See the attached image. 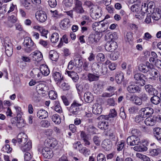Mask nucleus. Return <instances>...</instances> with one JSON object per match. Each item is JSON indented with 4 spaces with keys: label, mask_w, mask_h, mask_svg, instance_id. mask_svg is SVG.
<instances>
[{
    "label": "nucleus",
    "mask_w": 161,
    "mask_h": 161,
    "mask_svg": "<svg viewBox=\"0 0 161 161\" xmlns=\"http://www.w3.org/2000/svg\"><path fill=\"white\" fill-rule=\"evenodd\" d=\"M41 126L43 127H47L50 125V123L46 120H42L40 122Z\"/></svg>",
    "instance_id": "58"
},
{
    "label": "nucleus",
    "mask_w": 161,
    "mask_h": 161,
    "mask_svg": "<svg viewBox=\"0 0 161 161\" xmlns=\"http://www.w3.org/2000/svg\"><path fill=\"white\" fill-rule=\"evenodd\" d=\"M137 155V157L141 158L144 161H151L149 158L146 155H142L140 153H138Z\"/></svg>",
    "instance_id": "59"
},
{
    "label": "nucleus",
    "mask_w": 161,
    "mask_h": 161,
    "mask_svg": "<svg viewBox=\"0 0 161 161\" xmlns=\"http://www.w3.org/2000/svg\"><path fill=\"white\" fill-rule=\"evenodd\" d=\"M151 102L155 104H158L160 102V97L158 96H154L152 97L150 99Z\"/></svg>",
    "instance_id": "42"
},
{
    "label": "nucleus",
    "mask_w": 161,
    "mask_h": 161,
    "mask_svg": "<svg viewBox=\"0 0 161 161\" xmlns=\"http://www.w3.org/2000/svg\"><path fill=\"white\" fill-rule=\"evenodd\" d=\"M36 16L37 19L41 22H44L47 18L46 13L42 10L37 11L36 13Z\"/></svg>",
    "instance_id": "8"
},
{
    "label": "nucleus",
    "mask_w": 161,
    "mask_h": 161,
    "mask_svg": "<svg viewBox=\"0 0 161 161\" xmlns=\"http://www.w3.org/2000/svg\"><path fill=\"white\" fill-rule=\"evenodd\" d=\"M118 47L117 43L114 41H110L107 42L105 46L106 50L108 51L112 52L116 49Z\"/></svg>",
    "instance_id": "7"
},
{
    "label": "nucleus",
    "mask_w": 161,
    "mask_h": 161,
    "mask_svg": "<svg viewBox=\"0 0 161 161\" xmlns=\"http://www.w3.org/2000/svg\"><path fill=\"white\" fill-rule=\"evenodd\" d=\"M126 142L130 146L138 145L140 142V139L139 137L132 135L127 138Z\"/></svg>",
    "instance_id": "6"
},
{
    "label": "nucleus",
    "mask_w": 161,
    "mask_h": 161,
    "mask_svg": "<svg viewBox=\"0 0 161 161\" xmlns=\"http://www.w3.org/2000/svg\"><path fill=\"white\" fill-rule=\"evenodd\" d=\"M145 143L144 142L142 143L140 141L139 147V148L140 149V152L145 151L147 150V147L145 145Z\"/></svg>",
    "instance_id": "56"
},
{
    "label": "nucleus",
    "mask_w": 161,
    "mask_h": 161,
    "mask_svg": "<svg viewBox=\"0 0 161 161\" xmlns=\"http://www.w3.org/2000/svg\"><path fill=\"white\" fill-rule=\"evenodd\" d=\"M36 90L40 95L44 97L46 95L48 92L47 91V88L43 84H39L36 87Z\"/></svg>",
    "instance_id": "9"
},
{
    "label": "nucleus",
    "mask_w": 161,
    "mask_h": 161,
    "mask_svg": "<svg viewBox=\"0 0 161 161\" xmlns=\"http://www.w3.org/2000/svg\"><path fill=\"white\" fill-rule=\"evenodd\" d=\"M139 70L143 73H146L149 71L148 68L145 65V64H141L138 66Z\"/></svg>",
    "instance_id": "39"
},
{
    "label": "nucleus",
    "mask_w": 161,
    "mask_h": 161,
    "mask_svg": "<svg viewBox=\"0 0 161 161\" xmlns=\"http://www.w3.org/2000/svg\"><path fill=\"white\" fill-rule=\"evenodd\" d=\"M96 129L94 126L90 125L87 128V131L90 134H94L96 133Z\"/></svg>",
    "instance_id": "46"
},
{
    "label": "nucleus",
    "mask_w": 161,
    "mask_h": 161,
    "mask_svg": "<svg viewBox=\"0 0 161 161\" xmlns=\"http://www.w3.org/2000/svg\"><path fill=\"white\" fill-rule=\"evenodd\" d=\"M102 147L106 150L109 151L111 149L112 147V142L109 139L104 140L102 144Z\"/></svg>",
    "instance_id": "17"
},
{
    "label": "nucleus",
    "mask_w": 161,
    "mask_h": 161,
    "mask_svg": "<svg viewBox=\"0 0 161 161\" xmlns=\"http://www.w3.org/2000/svg\"><path fill=\"white\" fill-rule=\"evenodd\" d=\"M88 41L90 44H92L94 42H97L96 35L94 34H90L88 37Z\"/></svg>",
    "instance_id": "36"
},
{
    "label": "nucleus",
    "mask_w": 161,
    "mask_h": 161,
    "mask_svg": "<svg viewBox=\"0 0 161 161\" xmlns=\"http://www.w3.org/2000/svg\"><path fill=\"white\" fill-rule=\"evenodd\" d=\"M66 72L68 76L72 78L74 81L76 82L79 79L78 75L76 72L73 71H69L67 70Z\"/></svg>",
    "instance_id": "20"
},
{
    "label": "nucleus",
    "mask_w": 161,
    "mask_h": 161,
    "mask_svg": "<svg viewBox=\"0 0 161 161\" xmlns=\"http://www.w3.org/2000/svg\"><path fill=\"white\" fill-rule=\"evenodd\" d=\"M96 58L97 61L98 62H103L105 60V56L104 55L101 53H99L97 54L96 57Z\"/></svg>",
    "instance_id": "49"
},
{
    "label": "nucleus",
    "mask_w": 161,
    "mask_h": 161,
    "mask_svg": "<svg viewBox=\"0 0 161 161\" xmlns=\"http://www.w3.org/2000/svg\"><path fill=\"white\" fill-rule=\"evenodd\" d=\"M31 147V141H28L26 144L21 148V149L23 151L26 152L30 150Z\"/></svg>",
    "instance_id": "38"
},
{
    "label": "nucleus",
    "mask_w": 161,
    "mask_h": 161,
    "mask_svg": "<svg viewBox=\"0 0 161 161\" xmlns=\"http://www.w3.org/2000/svg\"><path fill=\"white\" fill-rule=\"evenodd\" d=\"M73 9L76 13L79 14H82L85 12L82 6L77 7H74Z\"/></svg>",
    "instance_id": "50"
},
{
    "label": "nucleus",
    "mask_w": 161,
    "mask_h": 161,
    "mask_svg": "<svg viewBox=\"0 0 161 161\" xmlns=\"http://www.w3.org/2000/svg\"><path fill=\"white\" fill-rule=\"evenodd\" d=\"M25 125L24 121L22 119H20L17 121L16 124V126L18 128H21Z\"/></svg>",
    "instance_id": "63"
},
{
    "label": "nucleus",
    "mask_w": 161,
    "mask_h": 161,
    "mask_svg": "<svg viewBox=\"0 0 161 161\" xmlns=\"http://www.w3.org/2000/svg\"><path fill=\"white\" fill-rule=\"evenodd\" d=\"M115 79L118 84H120L124 79L123 74L121 72H118L116 75Z\"/></svg>",
    "instance_id": "28"
},
{
    "label": "nucleus",
    "mask_w": 161,
    "mask_h": 161,
    "mask_svg": "<svg viewBox=\"0 0 161 161\" xmlns=\"http://www.w3.org/2000/svg\"><path fill=\"white\" fill-rule=\"evenodd\" d=\"M156 121L157 119L154 118V116L153 118L148 117L145 119L144 122L147 125L153 126L156 124Z\"/></svg>",
    "instance_id": "22"
},
{
    "label": "nucleus",
    "mask_w": 161,
    "mask_h": 161,
    "mask_svg": "<svg viewBox=\"0 0 161 161\" xmlns=\"http://www.w3.org/2000/svg\"><path fill=\"white\" fill-rule=\"evenodd\" d=\"M84 97L85 102L88 103H91L93 99L92 94L89 92H86L85 93Z\"/></svg>",
    "instance_id": "21"
},
{
    "label": "nucleus",
    "mask_w": 161,
    "mask_h": 161,
    "mask_svg": "<svg viewBox=\"0 0 161 161\" xmlns=\"http://www.w3.org/2000/svg\"><path fill=\"white\" fill-rule=\"evenodd\" d=\"M59 38L58 34L56 32L53 33L51 36V41L53 43H56L58 41Z\"/></svg>",
    "instance_id": "34"
},
{
    "label": "nucleus",
    "mask_w": 161,
    "mask_h": 161,
    "mask_svg": "<svg viewBox=\"0 0 161 161\" xmlns=\"http://www.w3.org/2000/svg\"><path fill=\"white\" fill-rule=\"evenodd\" d=\"M91 15L93 19H96L100 18L102 15L101 8L97 6H94L90 10Z\"/></svg>",
    "instance_id": "3"
},
{
    "label": "nucleus",
    "mask_w": 161,
    "mask_h": 161,
    "mask_svg": "<svg viewBox=\"0 0 161 161\" xmlns=\"http://www.w3.org/2000/svg\"><path fill=\"white\" fill-rule=\"evenodd\" d=\"M136 84H139L141 86H143L146 84V80H147L146 76L143 74L136 73L134 75Z\"/></svg>",
    "instance_id": "4"
},
{
    "label": "nucleus",
    "mask_w": 161,
    "mask_h": 161,
    "mask_svg": "<svg viewBox=\"0 0 161 161\" xmlns=\"http://www.w3.org/2000/svg\"><path fill=\"white\" fill-rule=\"evenodd\" d=\"M104 86V84L103 81H98L94 86L95 92L97 94L100 93V92H102L103 90Z\"/></svg>",
    "instance_id": "13"
},
{
    "label": "nucleus",
    "mask_w": 161,
    "mask_h": 161,
    "mask_svg": "<svg viewBox=\"0 0 161 161\" xmlns=\"http://www.w3.org/2000/svg\"><path fill=\"white\" fill-rule=\"evenodd\" d=\"M74 1V0H63V3L66 7H69L72 6Z\"/></svg>",
    "instance_id": "54"
},
{
    "label": "nucleus",
    "mask_w": 161,
    "mask_h": 161,
    "mask_svg": "<svg viewBox=\"0 0 161 161\" xmlns=\"http://www.w3.org/2000/svg\"><path fill=\"white\" fill-rule=\"evenodd\" d=\"M108 123L106 121H100L99 122L98 125V128L102 130H106L108 129Z\"/></svg>",
    "instance_id": "33"
},
{
    "label": "nucleus",
    "mask_w": 161,
    "mask_h": 161,
    "mask_svg": "<svg viewBox=\"0 0 161 161\" xmlns=\"http://www.w3.org/2000/svg\"><path fill=\"white\" fill-rule=\"evenodd\" d=\"M145 12H141L139 11V12L136 13V18L139 19H142L144 18V16L145 15Z\"/></svg>",
    "instance_id": "62"
},
{
    "label": "nucleus",
    "mask_w": 161,
    "mask_h": 161,
    "mask_svg": "<svg viewBox=\"0 0 161 161\" xmlns=\"http://www.w3.org/2000/svg\"><path fill=\"white\" fill-rule=\"evenodd\" d=\"M70 23L69 19L68 18H65L60 21L59 25L62 29L66 30L70 27Z\"/></svg>",
    "instance_id": "11"
},
{
    "label": "nucleus",
    "mask_w": 161,
    "mask_h": 161,
    "mask_svg": "<svg viewBox=\"0 0 161 161\" xmlns=\"http://www.w3.org/2000/svg\"><path fill=\"white\" fill-rule=\"evenodd\" d=\"M145 87L146 92H148L150 95H154L155 93V92L156 91V90L151 85H146L145 86Z\"/></svg>",
    "instance_id": "29"
},
{
    "label": "nucleus",
    "mask_w": 161,
    "mask_h": 161,
    "mask_svg": "<svg viewBox=\"0 0 161 161\" xmlns=\"http://www.w3.org/2000/svg\"><path fill=\"white\" fill-rule=\"evenodd\" d=\"M127 90L130 93H139L141 91V88L136 85L130 84L127 88Z\"/></svg>",
    "instance_id": "12"
},
{
    "label": "nucleus",
    "mask_w": 161,
    "mask_h": 161,
    "mask_svg": "<svg viewBox=\"0 0 161 161\" xmlns=\"http://www.w3.org/2000/svg\"><path fill=\"white\" fill-rule=\"evenodd\" d=\"M52 74L54 80L57 82V84H60L63 80V77L62 76L61 73L58 72L54 71Z\"/></svg>",
    "instance_id": "16"
},
{
    "label": "nucleus",
    "mask_w": 161,
    "mask_h": 161,
    "mask_svg": "<svg viewBox=\"0 0 161 161\" xmlns=\"http://www.w3.org/2000/svg\"><path fill=\"white\" fill-rule=\"evenodd\" d=\"M32 54L35 61H40L42 59V55L40 51H36L32 53Z\"/></svg>",
    "instance_id": "27"
},
{
    "label": "nucleus",
    "mask_w": 161,
    "mask_h": 161,
    "mask_svg": "<svg viewBox=\"0 0 161 161\" xmlns=\"http://www.w3.org/2000/svg\"><path fill=\"white\" fill-rule=\"evenodd\" d=\"M92 112L96 115L100 114L103 110L102 105L98 103L94 104L92 107Z\"/></svg>",
    "instance_id": "15"
},
{
    "label": "nucleus",
    "mask_w": 161,
    "mask_h": 161,
    "mask_svg": "<svg viewBox=\"0 0 161 161\" xmlns=\"http://www.w3.org/2000/svg\"><path fill=\"white\" fill-rule=\"evenodd\" d=\"M18 142L19 143L23 142L24 144H25L27 141V136L24 133H19L17 136Z\"/></svg>",
    "instance_id": "19"
},
{
    "label": "nucleus",
    "mask_w": 161,
    "mask_h": 161,
    "mask_svg": "<svg viewBox=\"0 0 161 161\" xmlns=\"http://www.w3.org/2000/svg\"><path fill=\"white\" fill-rule=\"evenodd\" d=\"M48 95L49 98L52 100L55 99L57 97V92L53 90L50 91L48 92Z\"/></svg>",
    "instance_id": "48"
},
{
    "label": "nucleus",
    "mask_w": 161,
    "mask_h": 161,
    "mask_svg": "<svg viewBox=\"0 0 161 161\" xmlns=\"http://www.w3.org/2000/svg\"><path fill=\"white\" fill-rule=\"evenodd\" d=\"M153 133L155 138L158 140L161 141V129L155 128L153 130Z\"/></svg>",
    "instance_id": "24"
},
{
    "label": "nucleus",
    "mask_w": 161,
    "mask_h": 161,
    "mask_svg": "<svg viewBox=\"0 0 161 161\" xmlns=\"http://www.w3.org/2000/svg\"><path fill=\"white\" fill-rule=\"evenodd\" d=\"M155 4L153 2H149L147 6V12H148L149 14L154 13L155 9Z\"/></svg>",
    "instance_id": "26"
},
{
    "label": "nucleus",
    "mask_w": 161,
    "mask_h": 161,
    "mask_svg": "<svg viewBox=\"0 0 161 161\" xmlns=\"http://www.w3.org/2000/svg\"><path fill=\"white\" fill-rule=\"evenodd\" d=\"M81 104L78 103L74 102L69 107H67V109L70 114V115H79L81 110Z\"/></svg>",
    "instance_id": "2"
},
{
    "label": "nucleus",
    "mask_w": 161,
    "mask_h": 161,
    "mask_svg": "<svg viewBox=\"0 0 161 161\" xmlns=\"http://www.w3.org/2000/svg\"><path fill=\"white\" fill-rule=\"evenodd\" d=\"M43 155L46 158H49L53 156V152L50 150L48 148H44L42 150Z\"/></svg>",
    "instance_id": "25"
},
{
    "label": "nucleus",
    "mask_w": 161,
    "mask_h": 161,
    "mask_svg": "<svg viewBox=\"0 0 161 161\" xmlns=\"http://www.w3.org/2000/svg\"><path fill=\"white\" fill-rule=\"evenodd\" d=\"M93 73L97 75H101L105 74L107 72V68L103 64L95 62L93 63L92 66Z\"/></svg>",
    "instance_id": "1"
},
{
    "label": "nucleus",
    "mask_w": 161,
    "mask_h": 161,
    "mask_svg": "<svg viewBox=\"0 0 161 161\" xmlns=\"http://www.w3.org/2000/svg\"><path fill=\"white\" fill-rule=\"evenodd\" d=\"M107 134L109 136L110 139L113 141L115 140V133L114 131L111 130H110Z\"/></svg>",
    "instance_id": "47"
},
{
    "label": "nucleus",
    "mask_w": 161,
    "mask_h": 161,
    "mask_svg": "<svg viewBox=\"0 0 161 161\" xmlns=\"http://www.w3.org/2000/svg\"><path fill=\"white\" fill-rule=\"evenodd\" d=\"M152 14V18L155 20H158L161 17V15L160 12L159 11L157 12L156 9H155L154 12Z\"/></svg>",
    "instance_id": "43"
},
{
    "label": "nucleus",
    "mask_w": 161,
    "mask_h": 161,
    "mask_svg": "<svg viewBox=\"0 0 161 161\" xmlns=\"http://www.w3.org/2000/svg\"><path fill=\"white\" fill-rule=\"evenodd\" d=\"M119 55V53L118 51H116L110 54V58L112 60H115L118 58Z\"/></svg>",
    "instance_id": "44"
},
{
    "label": "nucleus",
    "mask_w": 161,
    "mask_h": 161,
    "mask_svg": "<svg viewBox=\"0 0 161 161\" xmlns=\"http://www.w3.org/2000/svg\"><path fill=\"white\" fill-rule=\"evenodd\" d=\"M2 150L5 152L9 153L12 150V149L10 147L9 145L6 144L3 147Z\"/></svg>",
    "instance_id": "55"
},
{
    "label": "nucleus",
    "mask_w": 161,
    "mask_h": 161,
    "mask_svg": "<svg viewBox=\"0 0 161 161\" xmlns=\"http://www.w3.org/2000/svg\"><path fill=\"white\" fill-rule=\"evenodd\" d=\"M97 161H106L105 156L102 153H99L97 157Z\"/></svg>",
    "instance_id": "57"
},
{
    "label": "nucleus",
    "mask_w": 161,
    "mask_h": 161,
    "mask_svg": "<svg viewBox=\"0 0 161 161\" xmlns=\"http://www.w3.org/2000/svg\"><path fill=\"white\" fill-rule=\"evenodd\" d=\"M92 140L94 143L97 146H98L100 145L101 140L100 137L97 136H95L92 138Z\"/></svg>",
    "instance_id": "51"
},
{
    "label": "nucleus",
    "mask_w": 161,
    "mask_h": 161,
    "mask_svg": "<svg viewBox=\"0 0 161 161\" xmlns=\"http://www.w3.org/2000/svg\"><path fill=\"white\" fill-rule=\"evenodd\" d=\"M36 115L40 119H45L48 117V113L45 110L41 109L37 112Z\"/></svg>",
    "instance_id": "18"
},
{
    "label": "nucleus",
    "mask_w": 161,
    "mask_h": 161,
    "mask_svg": "<svg viewBox=\"0 0 161 161\" xmlns=\"http://www.w3.org/2000/svg\"><path fill=\"white\" fill-rule=\"evenodd\" d=\"M40 70H39L38 69H34L33 71H31V72H34L35 71H40L42 73L43 75L45 76H47L50 73L49 69H48V66L44 64H42L40 66Z\"/></svg>",
    "instance_id": "10"
},
{
    "label": "nucleus",
    "mask_w": 161,
    "mask_h": 161,
    "mask_svg": "<svg viewBox=\"0 0 161 161\" xmlns=\"http://www.w3.org/2000/svg\"><path fill=\"white\" fill-rule=\"evenodd\" d=\"M124 146V141H121L118 143L117 149L119 151H120L123 148Z\"/></svg>",
    "instance_id": "64"
},
{
    "label": "nucleus",
    "mask_w": 161,
    "mask_h": 161,
    "mask_svg": "<svg viewBox=\"0 0 161 161\" xmlns=\"http://www.w3.org/2000/svg\"><path fill=\"white\" fill-rule=\"evenodd\" d=\"M101 22L100 21L99 22H96L92 24V27L94 30L96 31L97 30V27L98 29L99 28H103L105 26L106 24L104 23H101L100 25L99 24Z\"/></svg>",
    "instance_id": "32"
},
{
    "label": "nucleus",
    "mask_w": 161,
    "mask_h": 161,
    "mask_svg": "<svg viewBox=\"0 0 161 161\" xmlns=\"http://www.w3.org/2000/svg\"><path fill=\"white\" fill-rule=\"evenodd\" d=\"M142 113L145 117H150L153 113L154 110L153 109L149 107H146L142 108L141 109Z\"/></svg>",
    "instance_id": "14"
},
{
    "label": "nucleus",
    "mask_w": 161,
    "mask_h": 161,
    "mask_svg": "<svg viewBox=\"0 0 161 161\" xmlns=\"http://www.w3.org/2000/svg\"><path fill=\"white\" fill-rule=\"evenodd\" d=\"M131 10L133 12H138V10L140 9V7L137 5L135 4L133 5L130 8Z\"/></svg>",
    "instance_id": "60"
},
{
    "label": "nucleus",
    "mask_w": 161,
    "mask_h": 161,
    "mask_svg": "<svg viewBox=\"0 0 161 161\" xmlns=\"http://www.w3.org/2000/svg\"><path fill=\"white\" fill-rule=\"evenodd\" d=\"M117 38V35L115 33L112 34L111 33L109 32L105 36V39L108 41L107 42H109L111 41H114Z\"/></svg>",
    "instance_id": "23"
},
{
    "label": "nucleus",
    "mask_w": 161,
    "mask_h": 161,
    "mask_svg": "<svg viewBox=\"0 0 161 161\" xmlns=\"http://www.w3.org/2000/svg\"><path fill=\"white\" fill-rule=\"evenodd\" d=\"M60 87L64 91L68 90L70 89V86L68 84L65 82L62 84Z\"/></svg>",
    "instance_id": "61"
},
{
    "label": "nucleus",
    "mask_w": 161,
    "mask_h": 161,
    "mask_svg": "<svg viewBox=\"0 0 161 161\" xmlns=\"http://www.w3.org/2000/svg\"><path fill=\"white\" fill-rule=\"evenodd\" d=\"M39 95L37 91L34 92L32 95V99L36 102H39L40 100Z\"/></svg>",
    "instance_id": "41"
},
{
    "label": "nucleus",
    "mask_w": 161,
    "mask_h": 161,
    "mask_svg": "<svg viewBox=\"0 0 161 161\" xmlns=\"http://www.w3.org/2000/svg\"><path fill=\"white\" fill-rule=\"evenodd\" d=\"M47 146H49L52 147H54L57 144V141L55 139H49L47 141Z\"/></svg>",
    "instance_id": "40"
},
{
    "label": "nucleus",
    "mask_w": 161,
    "mask_h": 161,
    "mask_svg": "<svg viewBox=\"0 0 161 161\" xmlns=\"http://www.w3.org/2000/svg\"><path fill=\"white\" fill-rule=\"evenodd\" d=\"M23 4L27 9H30L32 8V5L30 2L27 0H25Z\"/></svg>",
    "instance_id": "53"
},
{
    "label": "nucleus",
    "mask_w": 161,
    "mask_h": 161,
    "mask_svg": "<svg viewBox=\"0 0 161 161\" xmlns=\"http://www.w3.org/2000/svg\"><path fill=\"white\" fill-rule=\"evenodd\" d=\"M24 44L26 47H31L33 46L34 42L31 38L26 37L24 39Z\"/></svg>",
    "instance_id": "31"
},
{
    "label": "nucleus",
    "mask_w": 161,
    "mask_h": 161,
    "mask_svg": "<svg viewBox=\"0 0 161 161\" xmlns=\"http://www.w3.org/2000/svg\"><path fill=\"white\" fill-rule=\"evenodd\" d=\"M150 153L151 155L152 156L157 155L160 153V150L159 148L152 149L150 148Z\"/></svg>",
    "instance_id": "45"
},
{
    "label": "nucleus",
    "mask_w": 161,
    "mask_h": 161,
    "mask_svg": "<svg viewBox=\"0 0 161 161\" xmlns=\"http://www.w3.org/2000/svg\"><path fill=\"white\" fill-rule=\"evenodd\" d=\"M9 41L8 37H5L4 39V46L6 53L8 56L10 57L13 53V50L12 43Z\"/></svg>",
    "instance_id": "5"
},
{
    "label": "nucleus",
    "mask_w": 161,
    "mask_h": 161,
    "mask_svg": "<svg viewBox=\"0 0 161 161\" xmlns=\"http://www.w3.org/2000/svg\"><path fill=\"white\" fill-rule=\"evenodd\" d=\"M146 117L144 116L141 113L140 114L137 115L135 117V120L137 123H141L143 122L144 118Z\"/></svg>",
    "instance_id": "35"
},
{
    "label": "nucleus",
    "mask_w": 161,
    "mask_h": 161,
    "mask_svg": "<svg viewBox=\"0 0 161 161\" xmlns=\"http://www.w3.org/2000/svg\"><path fill=\"white\" fill-rule=\"evenodd\" d=\"M51 119L52 121L56 124H59L61 122L60 118L58 114H56L53 115L51 117Z\"/></svg>",
    "instance_id": "37"
},
{
    "label": "nucleus",
    "mask_w": 161,
    "mask_h": 161,
    "mask_svg": "<svg viewBox=\"0 0 161 161\" xmlns=\"http://www.w3.org/2000/svg\"><path fill=\"white\" fill-rule=\"evenodd\" d=\"M79 152L83 153L85 156H88L90 153V151L86 147H84L79 149Z\"/></svg>",
    "instance_id": "52"
},
{
    "label": "nucleus",
    "mask_w": 161,
    "mask_h": 161,
    "mask_svg": "<svg viewBox=\"0 0 161 161\" xmlns=\"http://www.w3.org/2000/svg\"><path fill=\"white\" fill-rule=\"evenodd\" d=\"M94 74L89 73L87 75L88 80L90 82L97 81L99 80V76Z\"/></svg>",
    "instance_id": "30"
}]
</instances>
